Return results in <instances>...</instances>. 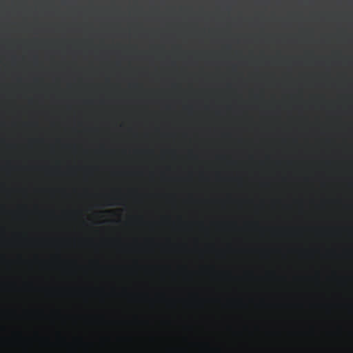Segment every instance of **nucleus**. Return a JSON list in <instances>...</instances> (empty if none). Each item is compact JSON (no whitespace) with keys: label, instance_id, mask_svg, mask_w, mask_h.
I'll return each mask as SVG.
<instances>
[{"label":"nucleus","instance_id":"f257e3e1","mask_svg":"<svg viewBox=\"0 0 353 353\" xmlns=\"http://www.w3.org/2000/svg\"><path fill=\"white\" fill-rule=\"evenodd\" d=\"M0 243H97V241H0Z\"/></svg>","mask_w":353,"mask_h":353},{"label":"nucleus","instance_id":"f03ea898","mask_svg":"<svg viewBox=\"0 0 353 353\" xmlns=\"http://www.w3.org/2000/svg\"><path fill=\"white\" fill-rule=\"evenodd\" d=\"M246 226H249V227H256L258 226V223L257 222H252V223H246L245 224Z\"/></svg>","mask_w":353,"mask_h":353},{"label":"nucleus","instance_id":"7ed1b4c3","mask_svg":"<svg viewBox=\"0 0 353 353\" xmlns=\"http://www.w3.org/2000/svg\"><path fill=\"white\" fill-rule=\"evenodd\" d=\"M219 225H234L235 223H219Z\"/></svg>","mask_w":353,"mask_h":353},{"label":"nucleus","instance_id":"20e7f679","mask_svg":"<svg viewBox=\"0 0 353 353\" xmlns=\"http://www.w3.org/2000/svg\"><path fill=\"white\" fill-rule=\"evenodd\" d=\"M137 221L140 222V221H142V219H138V220H137Z\"/></svg>","mask_w":353,"mask_h":353}]
</instances>
